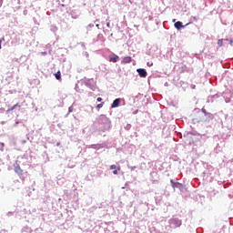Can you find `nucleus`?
Returning a JSON list of instances; mask_svg holds the SVG:
<instances>
[{
	"label": "nucleus",
	"instance_id": "nucleus-1",
	"mask_svg": "<svg viewBox=\"0 0 233 233\" xmlns=\"http://www.w3.org/2000/svg\"><path fill=\"white\" fill-rule=\"evenodd\" d=\"M137 72L138 76H140V77H147V70H145L144 68H138V69H137Z\"/></svg>",
	"mask_w": 233,
	"mask_h": 233
},
{
	"label": "nucleus",
	"instance_id": "nucleus-2",
	"mask_svg": "<svg viewBox=\"0 0 233 233\" xmlns=\"http://www.w3.org/2000/svg\"><path fill=\"white\" fill-rule=\"evenodd\" d=\"M15 172L18 176H23V169H21V167H19V164L15 165Z\"/></svg>",
	"mask_w": 233,
	"mask_h": 233
},
{
	"label": "nucleus",
	"instance_id": "nucleus-3",
	"mask_svg": "<svg viewBox=\"0 0 233 233\" xmlns=\"http://www.w3.org/2000/svg\"><path fill=\"white\" fill-rule=\"evenodd\" d=\"M120 103H121V98L115 99L111 105V108H117Z\"/></svg>",
	"mask_w": 233,
	"mask_h": 233
},
{
	"label": "nucleus",
	"instance_id": "nucleus-4",
	"mask_svg": "<svg viewBox=\"0 0 233 233\" xmlns=\"http://www.w3.org/2000/svg\"><path fill=\"white\" fill-rule=\"evenodd\" d=\"M118 59H119V56L117 55L109 56L110 63H117Z\"/></svg>",
	"mask_w": 233,
	"mask_h": 233
},
{
	"label": "nucleus",
	"instance_id": "nucleus-5",
	"mask_svg": "<svg viewBox=\"0 0 233 233\" xmlns=\"http://www.w3.org/2000/svg\"><path fill=\"white\" fill-rule=\"evenodd\" d=\"M127 63H132V57L131 56H125L122 60L123 65H127Z\"/></svg>",
	"mask_w": 233,
	"mask_h": 233
},
{
	"label": "nucleus",
	"instance_id": "nucleus-6",
	"mask_svg": "<svg viewBox=\"0 0 233 233\" xmlns=\"http://www.w3.org/2000/svg\"><path fill=\"white\" fill-rule=\"evenodd\" d=\"M185 27V25H183V23H181V22H177V23H175V28H177V30H181V28H184Z\"/></svg>",
	"mask_w": 233,
	"mask_h": 233
},
{
	"label": "nucleus",
	"instance_id": "nucleus-7",
	"mask_svg": "<svg viewBox=\"0 0 233 233\" xmlns=\"http://www.w3.org/2000/svg\"><path fill=\"white\" fill-rule=\"evenodd\" d=\"M55 77H56V79H57V81H60V79H61V71H57L55 74Z\"/></svg>",
	"mask_w": 233,
	"mask_h": 233
},
{
	"label": "nucleus",
	"instance_id": "nucleus-8",
	"mask_svg": "<svg viewBox=\"0 0 233 233\" xmlns=\"http://www.w3.org/2000/svg\"><path fill=\"white\" fill-rule=\"evenodd\" d=\"M15 108H21V104L17 103L14 105L9 110H15Z\"/></svg>",
	"mask_w": 233,
	"mask_h": 233
},
{
	"label": "nucleus",
	"instance_id": "nucleus-9",
	"mask_svg": "<svg viewBox=\"0 0 233 233\" xmlns=\"http://www.w3.org/2000/svg\"><path fill=\"white\" fill-rule=\"evenodd\" d=\"M119 170H121V167H117L116 169H115V170L113 171V174H114L115 176H117V172H118Z\"/></svg>",
	"mask_w": 233,
	"mask_h": 233
},
{
	"label": "nucleus",
	"instance_id": "nucleus-10",
	"mask_svg": "<svg viewBox=\"0 0 233 233\" xmlns=\"http://www.w3.org/2000/svg\"><path fill=\"white\" fill-rule=\"evenodd\" d=\"M218 46H223V39H219L218 41Z\"/></svg>",
	"mask_w": 233,
	"mask_h": 233
},
{
	"label": "nucleus",
	"instance_id": "nucleus-11",
	"mask_svg": "<svg viewBox=\"0 0 233 233\" xmlns=\"http://www.w3.org/2000/svg\"><path fill=\"white\" fill-rule=\"evenodd\" d=\"M103 105H105V102H102L96 106V108H103Z\"/></svg>",
	"mask_w": 233,
	"mask_h": 233
},
{
	"label": "nucleus",
	"instance_id": "nucleus-12",
	"mask_svg": "<svg viewBox=\"0 0 233 233\" xmlns=\"http://www.w3.org/2000/svg\"><path fill=\"white\" fill-rule=\"evenodd\" d=\"M116 168H117V167H116V165H111L110 166V170H116Z\"/></svg>",
	"mask_w": 233,
	"mask_h": 233
},
{
	"label": "nucleus",
	"instance_id": "nucleus-13",
	"mask_svg": "<svg viewBox=\"0 0 233 233\" xmlns=\"http://www.w3.org/2000/svg\"><path fill=\"white\" fill-rule=\"evenodd\" d=\"M96 101H98V103H101V102L103 101V98L97 97V98H96Z\"/></svg>",
	"mask_w": 233,
	"mask_h": 233
},
{
	"label": "nucleus",
	"instance_id": "nucleus-14",
	"mask_svg": "<svg viewBox=\"0 0 233 233\" xmlns=\"http://www.w3.org/2000/svg\"><path fill=\"white\" fill-rule=\"evenodd\" d=\"M172 183V187H176V182H174V180H171Z\"/></svg>",
	"mask_w": 233,
	"mask_h": 233
},
{
	"label": "nucleus",
	"instance_id": "nucleus-15",
	"mask_svg": "<svg viewBox=\"0 0 233 233\" xmlns=\"http://www.w3.org/2000/svg\"><path fill=\"white\" fill-rule=\"evenodd\" d=\"M106 26H107V28H110V22L106 23Z\"/></svg>",
	"mask_w": 233,
	"mask_h": 233
},
{
	"label": "nucleus",
	"instance_id": "nucleus-16",
	"mask_svg": "<svg viewBox=\"0 0 233 233\" xmlns=\"http://www.w3.org/2000/svg\"><path fill=\"white\" fill-rule=\"evenodd\" d=\"M152 63H150V62H147V66H152Z\"/></svg>",
	"mask_w": 233,
	"mask_h": 233
},
{
	"label": "nucleus",
	"instance_id": "nucleus-17",
	"mask_svg": "<svg viewBox=\"0 0 233 233\" xmlns=\"http://www.w3.org/2000/svg\"><path fill=\"white\" fill-rule=\"evenodd\" d=\"M202 112H204V114H207V111L205 109H202Z\"/></svg>",
	"mask_w": 233,
	"mask_h": 233
},
{
	"label": "nucleus",
	"instance_id": "nucleus-18",
	"mask_svg": "<svg viewBox=\"0 0 233 233\" xmlns=\"http://www.w3.org/2000/svg\"><path fill=\"white\" fill-rule=\"evenodd\" d=\"M233 41L232 40H229V44L232 45Z\"/></svg>",
	"mask_w": 233,
	"mask_h": 233
},
{
	"label": "nucleus",
	"instance_id": "nucleus-19",
	"mask_svg": "<svg viewBox=\"0 0 233 233\" xmlns=\"http://www.w3.org/2000/svg\"><path fill=\"white\" fill-rule=\"evenodd\" d=\"M0 5H3V0H0Z\"/></svg>",
	"mask_w": 233,
	"mask_h": 233
},
{
	"label": "nucleus",
	"instance_id": "nucleus-20",
	"mask_svg": "<svg viewBox=\"0 0 233 233\" xmlns=\"http://www.w3.org/2000/svg\"><path fill=\"white\" fill-rule=\"evenodd\" d=\"M96 27L99 28V25H96Z\"/></svg>",
	"mask_w": 233,
	"mask_h": 233
},
{
	"label": "nucleus",
	"instance_id": "nucleus-21",
	"mask_svg": "<svg viewBox=\"0 0 233 233\" xmlns=\"http://www.w3.org/2000/svg\"><path fill=\"white\" fill-rule=\"evenodd\" d=\"M0 50H1V41H0Z\"/></svg>",
	"mask_w": 233,
	"mask_h": 233
}]
</instances>
